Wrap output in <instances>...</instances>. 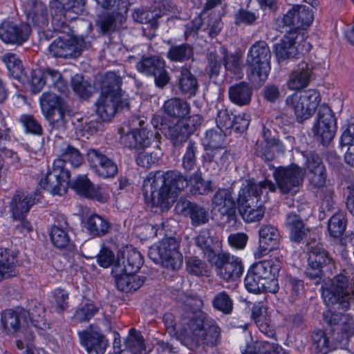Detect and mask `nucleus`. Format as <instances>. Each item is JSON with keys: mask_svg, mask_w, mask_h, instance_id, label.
Returning <instances> with one entry per match:
<instances>
[{"mask_svg": "<svg viewBox=\"0 0 354 354\" xmlns=\"http://www.w3.org/2000/svg\"><path fill=\"white\" fill-rule=\"evenodd\" d=\"M178 248L179 243L175 238H165L149 248L148 256L156 264L171 270H178L181 268L183 260Z\"/></svg>", "mask_w": 354, "mask_h": 354, "instance_id": "9", "label": "nucleus"}, {"mask_svg": "<svg viewBox=\"0 0 354 354\" xmlns=\"http://www.w3.org/2000/svg\"><path fill=\"white\" fill-rule=\"evenodd\" d=\"M112 273L118 289L122 292H130L138 290L145 283L146 277L126 272Z\"/></svg>", "mask_w": 354, "mask_h": 354, "instance_id": "40", "label": "nucleus"}, {"mask_svg": "<svg viewBox=\"0 0 354 354\" xmlns=\"http://www.w3.org/2000/svg\"><path fill=\"white\" fill-rule=\"evenodd\" d=\"M311 351L313 354H328L335 350L332 342L325 330L316 329L310 335Z\"/></svg>", "mask_w": 354, "mask_h": 354, "instance_id": "45", "label": "nucleus"}, {"mask_svg": "<svg viewBox=\"0 0 354 354\" xmlns=\"http://www.w3.org/2000/svg\"><path fill=\"white\" fill-rule=\"evenodd\" d=\"M259 252L265 255L278 248L280 234L277 227L271 225H264L259 230Z\"/></svg>", "mask_w": 354, "mask_h": 354, "instance_id": "37", "label": "nucleus"}, {"mask_svg": "<svg viewBox=\"0 0 354 354\" xmlns=\"http://www.w3.org/2000/svg\"><path fill=\"white\" fill-rule=\"evenodd\" d=\"M162 108L168 117L178 120L188 115L191 109L189 104L186 100L176 97L166 100Z\"/></svg>", "mask_w": 354, "mask_h": 354, "instance_id": "38", "label": "nucleus"}, {"mask_svg": "<svg viewBox=\"0 0 354 354\" xmlns=\"http://www.w3.org/2000/svg\"><path fill=\"white\" fill-rule=\"evenodd\" d=\"M321 101L319 93L315 89L294 93L286 99L287 106L293 110L298 122H303L315 113Z\"/></svg>", "mask_w": 354, "mask_h": 354, "instance_id": "12", "label": "nucleus"}, {"mask_svg": "<svg viewBox=\"0 0 354 354\" xmlns=\"http://www.w3.org/2000/svg\"><path fill=\"white\" fill-rule=\"evenodd\" d=\"M24 9L27 18L39 28L48 23V10L46 5L39 0H26Z\"/></svg>", "mask_w": 354, "mask_h": 354, "instance_id": "33", "label": "nucleus"}, {"mask_svg": "<svg viewBox=\"0 0 354 354\" xmlns=\"http://www.w3.org/2000/svg\"><path fill=\"white\" fill-rule=\"evenodd\" d=\"M232 194L233 192L231 189H218L212 199V205L217 209L232 207L236 204Z\"/></svg>", "mask_w": 354, "mask_h": 354, "instance_id": "61", "label": "nucleus"}, {"mask_svg": "<svg viewBox=\"0 0 354 354\" xmlns=\"http://www.w3.org/2000/svg\"><path fill=\"white\" fill-rule=\"evenodd\" d=\"M312 10L305 6L296 5L289 10L283 17V26L288 29L286 32L299 33L301 28H306L313 21Z\"/></svg>", "mask_w": 354, "mask_h": 354, "instance_id": "23", "label": "nucleus"}, {"mask_svg": "<svg viewBox=\"0 0 354 354\" xmlns=\"http://www.w3.org/2000/svg\"><path fill=\"white\" fill-rule=\"evenodd\" d=\"M207 61L205 71L210 79L216 80L219 76L223 65V55H220L216 50L210 51L207 55Z\"/></svg>", "mask_w": 354, "mask_h": 354, "instance_id": "59", "label": "nucleus"}, {"mask_svg": "<svg viewBox=\"0 0 354 354\" xmlns=\"http://www.w3.org/2000/svg\"><path fill=\"white\" fill-rule=\"evenodd\" d=\"M99 311V308L90 299L83 301L76 308L73 319L80 322H88Z\"/></svg>", "mask_w": 354, "mask_h": 354, "instance_id": "57", "label": "nucleus"}, {"mask_svg": "<svg viewBox=\"0 0 354 354\" xmlns=\"http://www.w3.org/2000/svg\"><path fill=\"white\" fill-rule=\"evenodd\" d=\"M96 113L103 121H110L115 114L124 109H129V102L127 97L102 93L95 102Z\"/></svg>", "mask_w": 354, "mask_h": 354, "instance_id": "24", "label": "nucleus"}, {"mask_svg": "<svg viewBox=\"0 0 354 354\" xmlns=\"http://www.w3.org/2000/svg\"><path fill=\"white\" fill-rule=\"evenodd\" d=\"M314 64L311 62L302 61L295 70L291 72L287 86L292 91H300L307 87L314 77Z\"/></svg>", "mask_w": 354, "mask_h": 354, "instance_id": "27", "label": "nucleus"}, {"mask_svg": "<svg viewBox=\"0 0 354 354\" xmlns=\"http://www.w3.org/2000/svg\"><path fill=\"white\" fill-rule=\"evenodd\" d=\"M41 110L44 116L60 111H69L67 101L51 92H44L39 97Z\"/></svg>", "mask_w": 354, "mask_h": 354, "instance_id": "35", "label": "nucleus"}, {"mask_svg": "<svg viewBox=\"0 0 354 354\" xmlns=\"http://www.w3.org/2000/svg\"><path fill=\"white\" fill-rule=\"evenodd\" d=\"M176 208L181 214L189 216L192 225L194 227L204 225L209 221L208 211L203 206L194 202L180 198Z\"/></svg>", "mask_w": 354, "mask_h": 354, "instance_id": "28", "label": "nucleus"}, {"mask_svg": "<svg viewBox=\"0 0 354 354\" xmlns=\"http://www.w3.org/2000/svg\"><path fill=\"white\" fill-rule=\"evenodd\" d=\"M124 350L131 354H146L145 339L141 333L132 328L124 341Z\"/></svg>", "mask_w": 354, "mask_h": 354, "instance_id": "50", "label": "nucleus"}, {"mask_svg": "<svg viewBox=\"0 0 354 354\" xmlns=\"http://www.w3.org/2000/svg\"><path fill=\"white\" fill-rule=\"evenodd\" d=\"M285 226L288 231L290 241L297 244L304 243L310 232L301 216L293 212L286 214Z\"/></svg>", "mask_w": 354, "mask_h": 354, "instance_id": "30", "label": "nucleus"}, {"mask_svg": "<svg viewBox=\"0 0 354 354\" xmlns=\"http://www.w3.org/2000/svg\"><path fill=\"white\" fill-rule=\"evenodd\" d=\"M136 68L147 77H153L155 86L160 89H164L171 80L165 60L160 55H142Z\"/></svg>", "mask_w": 354, "mask_h": 354, "instance_id": "13", "label": "nucleus"}, {"mask_svg": "<svg viewBox=\"0 0 354 354\" xmlns=\"http://www.w3.org/2000/svg\"><path fill=\"white\" fill-rule=\"evenodd\" d=\"M73 91L81 98L88 100L93 95V86L90 82L81 74H76L71 78Z\"/></svg>", "mask_w": 354, "mask_h": 354, "instance_id": "58", "label": "nucleus"}, {"mask_svg": "<svg viewBox=\"0 0 354 354\" xmlns=\"http://www.w3.org/2000/svg\"><path fill=\"white\" fill-rule=\"evenodd\" d=\"M274 193L278 189L283 195L297 194L303 185L304 172L303 169L295 163L288 166L276 167L273 171Z\"/></svg>", "mask_w": 354, "mask_h": 354, "instance_id": "10", "label": "nucleus"}, {"mask_svg": "<svg viewBox=\"0 0 354 354\" xmlns=\"http://www.w3.org/2000/svg\"><path fill=\"white\" fill-rule=\"evenodd\" d=\"M30 33L31 27L27 23L5 20L0 24V39L6 44L21 46L28 40Z\"/></svg>", "mask_w": 354, "mask_h": 354, "instance_id": "22", "label": "nucleus"}, {"mask_svg": "<svg viewBox=\"0 0 354 354\" xmlns=\"http://www.w3.org/2000/svg\"><path fill=\"white\" fill-rule=\"evenodd\" d=\"M87 160L93 171L103 178L114 177L118 173V166L115 162L95 149L87 152Z\"/></svg>", "mask_w": 354, "mask_h": 354, "instance_id": "25", "label": "nucleus"}, {"mask_svg": "<svg viewBox=\"0 0 354 354\" xmlns=\"http://www.w3.org/2000/svg\"><path fill=\"white\" fill-rule=\"evenodd\" d=\"M309 46L310 44L306 42L299 33L286 32L280 42L274 46L275 55L278 62H281L307 53Z\"/></svg>", "mask_w": 354, "mask_h": 354, "instance_id": "18", "label": "nucleus"}, {"mask_svg": "<svg viewBox=\"0 0 354 354\" xmlns=\"http://www.w3.org/2000/svg\"><path fill=\"white\" fill-rule=\"evenodd\" d=\"M213 308L225 315H230L234 310V301L231 295L225 290L214 295L212 299Z\"/></svg>", "mask_w": 354, "mask_h": 354, "instance_id": "54", "label": "nucleus"}, {"mask_svg": "<svg viewBox=\"0 0 354 354\" xmlns=\"http://www.w3.org/2000/svg\"><path fill=\"white\" fill-rule=\"evenodd\" d=\"M169 45L166 53L167 59L174 63H185L194 59V48L189 43L176 44L171 39L166 41Z\"/></svg>", "mask_w": 354, "mask_h": 354, "instance_id": "36", "label": "nucleus"}, {"mask_svg": "<svg viewBox=\"0 0 354 354\" xmlns=\"http://www.w3.org/2000/svg\"><path fill=\"white\" fill-rule=\"evenodd\" d=\"M85 227L91 236L102 237L109 232L111 224L102 216L97 214H93L88 217Z\"/></svg>", "mask_w": 354, "mask_h": 354, "instance_id": "46", "label": "nucleus"}, {"mask_svg": "<svg viewBox=\"0 0 354 354\" xmlns=\"http://www.w3.org/2000/svg\"><path fill=\"white\" fill-rule=\"evenodd\" d=\"M283 290L288 301L294 304L304 292V281L292 274H286L283 280Z\"/></svg>", "mask_w": 354, "mask_h": 354, "instance_id": "42", "label": "nucleus"}, {"mask_svg": "<svg viewBox=\"0 0 354 354\" xmlns=\"http://www.w3.org/2000/svg\"><path fill=\"white\" fill-rule=\"evenodd\" d=\"M188 186V177L177 169L156 171L145 180L144 194L147 197L149 192L152 206L165 211L171 207L178 192Z\"/></svg>", "mask_w": 354, "mask_h": 354, "instance_id": "2", "label": "nucleus"}, {"mask_svg": "<svg viewBox=\"0 0 354 354\" xmlns=\"http://www.w3.org/2000/svg\"><path fill=\"white\" fill-rule=\"evenodd\" d=\"M69 294L61 288H57L50 293V304L51 308L59 314L63 313L69 307Z\"/></svg>", "mask_w": 354, "mask_h": 354, "instance_id": "56", "label": "nucleus"}, {"mask_svg": "<svg viewBox=\"0 0 354 354\" xmlns=\"http://www.w3.org/2000/svg\"><path fill=\"white\" fill-rule=\"evenodd\" d=\"M143 263L144 259L140 252L136 249L127 250L118 256L112 273L133 274L140 270Z\"/></svg>", "mask_w": 354, "mask_h": 354, "instance_id": "26", "label": "nucleus"}, {"mask_svg": "<svg viewBox=\"0 0 354 354\" xmlns=\"http://www.w3.org/2000/svg\"><path fill=\"white\" fill-rule=\"evenodd\" d=\"M46 85L57 92L65 94L68 91L66 82L63 79L62 75L58 70L47 68L41 71Z\"/></svg>", "mask_w": 354, "mask_h": 354, "instance_id": "48", "label": "nucleus"}, {"mask_svg": "<svg viewBox=\"0 0 354 354\" xmlns=\"http://www.w3.org/2000/svg\"><path fill=\"white\" fill-rule=\"evenodd\" d=\"M1 60L5 64L9 76L20 80L24 68L19 57L16 53L8 52L1 57Z\"/></svg>", "mask_w": 354, "mask_h": 354, "instance_id": "49", "label": "nucleus"}, {"mask_svg": "<svg viewBox=\"0 0 354 354\" xmlns=\"http://www.w3.org/2000/svg\"><path fill=\"white\" fill-rule=\"evenodd\" d=\"M194 243L209 263L222 251L216 249L218 241L213 228L202 229L194 238Z\"/></svg>", "mask_w": 354, "mask_h": 354, "instance_id": "29", "label": "nucleus"}, {"mask_svg": "<svg viewBox=\"0 0 354 354\" xmlns=\"http://www.w3.org/2000/svg\"><path fill=\"white\" fill-rule=\"evenodd\" d=\"M271 52L264 41L255 42L247 56V75L250 80L265 81L270 71Z\"/></svg>", "mask_w": 354, "mask_h": 354, "instance_id": "8", "label": "nucleus"}, {"mask_svg": "<svg viewBox=\"0 0 354 354\" xmlns=\"http://www.w3.org/2000/svg\"><path fill=\"white\" fill-rule=\"evenodd\" d=\"M192 185V190L195 194L204 195L212 190L211 182L205 181L203 178L201 169H198L189 178V183Z\"/></svg>", "mask_w": 354, "mask_h": 354, "instance_id": "63", "label": "nucleus"}, {"mask_svg": "<svg viewBox=\"0 0 354 354\" xmlns=\"http://www.w3.org/2000/svg\"><path fill=\"white\" fill-rule=\"evenodd\" d=\"M83 161V156L77 149L71 145L63 147L59 158L54 160L52 168L40 180V187L53 196L66 194L68 189V179L71 178V172L66 167V163L68 162L72 167L77 168Z\"/></svg>", "mask_w": 354, "mask_h": 354, "instance_id": "3", "label": "nucleus"}, {"mask_svg": "<svg viewBox=\"0 0 354 354\" xmlns=\"http://www.w3.org/2000/svg\"><path fill=\"white\" fill-rule=\"evenodd\" d=\"M1 321L3 330L7 334H14L19 330V315L11 309L6 310L1 314Z\"/></svg>", "mask_w": 354, "mask_h": 354, "instance_id": "60", "label": "nucleus"}, {"mask_svg": "<svg viewBox=\"0 0 354 354\" xmlns=\"http://www.w3.org/2000/svg\"><path fill=\"white\" fill-rule=\"evenodd\" d=\"M125 20L122 15L104 12L98 15L95 21V26L102 35H106L114 32L118 27V21L122 24Z\"/></svg>", "mask_w": 354, "mask_h": 354, "instance_id": "43", "label": "nucleus"}, {"mask_svg": "<svg viewBox=\"0 0 354 354\" xmlns=\"http://www.w3.org/2000/svg\"><path fill=\"white\" fill-rule=\"evenodd\" d=\"M203 122V118L194 115L186 120H178L176 124L166 125L161 124L160 129L175 148L181 147L195 131L196 126Z\"/></svg>", "mask_w": 354, "mask_h": 354, "instance_id": "14", "label": "nucleus"}, {"mask_svg": "<svg viewBox=\"0 0 354 354\" xmlns=\"http://www.w3.org/2000/svg\"><path fill=\"white\" fill-rule=\"evenodd\" d=\"M264 202L265 201H257L252 205H246V207H238L243 219L247 223L258 222L261 221L266 212Z\"/></svg>", "mask_w": 354, "mask_h": 354, "instance_id": "52", "label": "nucleus"}, {"mask_svg": "<svg viewBox=\"0 0 354 354\" xmlns=\"http://www.w3.org/2000/svg\"><path fill=\"white\" fill-rule=\"evenodd\" d=\"M263 280L272 276H278L281 269V263L277 259L264 260L254 263L250 268Z\"/></svg>", "mask_w": 354, "mask_h": 354, "instance_id": "47", "label": "nucleus"}, {"mask_svg": "<svg viewBox=\"0 0 354 354\" xmlns=\"http://www.w3.org/2000/svg\"><path fill=\"white\" fill-rule=\"evenodd\" d=\"M229 98L238 106L248 105L252 100L253 88L249 83L241 82L231 86L228 90Z\"/></svg>", "mask_w": 354, "mask_h": 354, "instance_id": "39", "label": "nucleus"}, {"mask_svg": "<svg viewBox=\"0 0 354 354\" xmlns=\"http://www.w3.org/2000/svg\"><path fill=\"white\" fill-rule=\"evenodd\" d=\"M203 301L197 295L182 296L177 302L176 310L182 326H187L178 335V340L191 351L201 345L216 346L221 342V329L217 322L202 312Z\"/></svg>", "mask_w": 354, "mask_h": 354, "instance_id": "1", "label": "nucleus"}, {"mask_svg": "<svg viewBox=\"0 0 354 354\" xmlns=\"http://www.w3.org/2000/svg\"><path fill=\"white\" fill-rule=\"evenodd\" d=\"M15 257L0 249V282L16 275Z\"/></svg>", "mask_w": 354, "mask_h": 354, "instance_id": "53", "label": "nucleus"}, {"mask_svg": "<svg viewBox=\"0 0 354 354\" xmlns=\"http://www.w3.org/2000/svg\"><path fill=\"white\" fill-rule=\"evenodd\" d=\"M261 136V139H259L254 145V155L265 162H272L276 157L275 151H283L284 146L275 133L265 126H263Z\"/></svg>", "mask_w": 354, "mask_h": 354, "instance_id": "20", "label": "nucleus"}, {"mask_svg": "<svg viewBox=\"0 0 354 354\" xmlns=\"http://www.w3.org/2000/svg\"><path fill=\"white\" fill-rule=\"evenodd\" d=\"M85 5L86 0H50L49 7L55 31L70 33L71 28L66 21L76 19L83 12Z\"/></svg>", "mask_w": 354, "mask_h": 354, "instance_id": "6", "label": "nucleus"}, {"mask_svg": "<svg viewBox=\"0 0 354 354\" xmlns=\"http://www.w3.org/2000/svg\"><path fill=\"white\" fill-rule=\"evenodd\" d=\"M315 140L324 146L333 140L337 131V122L331 109L325 104L319 106L317 122L313 127Z\"/></svg>", "mask_w": 354, "mask_h": 354, "instance_id": "16", "label": "nucleus"}, {"mask_svg": "<svg viewBox=\"0 0 354 354\" xmlns=\"http://www.w3.org/2000/svg\"><path fill=\"white\" fill-rule=\"evenodd\" d=\"M73 30L66 37H59L49 46L50 54L55 57H77L86 48L87 44L83 36H70Z\"/></svg>", "mask_w": 354, "mask_h": 354, "instance_id": "19", "label": "nucleus"}, {"mask_svg": "<svg viewBox=\"0 0 354 354\" xmlns=\"http://www.w3.org/2000/svg\"><path fill=\"white\" fill-rule=\"evenodd\" d=\"M199 153L200 147L198 144L193 140H188L181 160V167L186 173L194 172L200 169L198 161Z\"/></svg>", "mask_w": 354, "mask_h": 354, "instance_id": "41", "label": "nucleus"}, {"mask_svg": "<svg viewBox=\"0 0 354 354\" xmlns=\"http://www.w3.org/2000/svg\"><path fill=\"white\" fill-rule=\"evenodd\" d=\"M347 225V219L344 212H335L328 221V232L331 237L339 238L344 233Z\"/></svg>", "mask_w": 354, "mask_h": 354, "instance_id": "51", "label": "nucleus"}, {"mask_svg": "<svg viewBox=\"0 0 354 354\" xmlns=\"http://www.w3.org/2000/svg\"><path fill=\"white\" fill-rule=\"evenodd\" d=\"M132 17L139 24H149L151 28L156 29L158 27V20L160 18V11H157L156 9L148 10L137 8L134 10Z\"/></svg>", "mask_w": 354, "mask_h": 354, "instance_id": "55", "label": "nucleus"}, {"mask_svg": "<svg viewBox=\"0 0 354 354\" xmlns=\"http://www.w3.org/2000/svg\"><path fill=\"white\" fill-rule=\"evenodd\" d=\"M209 263L214 266L216 275L225 281H235L243 274L242 260L227 252L221 251Z\"/></svg>", "mask_w": 354, "mask_h": 354, "instance_id": "15", "label": "nucleus"}, {"mask_svg": "<svg viewBox=\"0 0 354 354\" xmlns=\"http://www.w3.org/2000/svg\"><path fill=\"white\" fill-rule=\"evenodd\" d=\"M68 187L81 197L89 198L101 203L108 201L109 194L105 189L93 183L86 175H78L73 180L68 179Z\"/></svg>", "mask_w": 354, "mask_h": 354, "instance_id": "21", "label": "nucleus"}, {"mask_svg": "<svg viewBox=\"0 0 354 354\" xmlns=\"http://www.w3.org/2000/svg\"><path fill=\"white\" fill-rule=\"evenodd\" d=\"M122 84V77L115 72L109 71L102 77L101 93L117 96L118 97H126L121 88Z\"/></svg>", "mask_w": 354, "mask_h": 354, "instance_id": "44", "label": "nucleus"}, {"mask_svg": "<svg viewBox=\"0 0 354 354\" xmlns=\"http://www.w3.org/2000/svg\"><path fill=\"white\" fill-rule=\"evenodd\" d=\"M324 320L329 326L334 349H347L350 339L354 335V321L349 314L329 311L324 315Z\"/></svg>", "mask_w": 354, "mask_h": 354, "instance_id": "7", "label": "nucleus"}, {"mask_svg": "<svg viewBox=\"0 0 354 354\" xmlns=\"http://www.w3.org/2000/svg\"><path fill=\"white\" fill-rule=\"evenodd\" d=\"M77 334L87 354H104L109 341L104 335L88 330L78 331Z\"/></svg>", "mask_w": 354, "mask_h": 354, "instance_id": "31", "label": "nucleus"}, {"mask_svg": "<svg viewBox=\"0 0 354 354\" xmlns=\"http://www.w3.org/2000/svg\"><path fill=\"white\" fill-rule=\"evenodd\" d=\"M180 74L176 79L178 93L187 98L195 96L198 91V82L189 68L184 66L180 68Z\"/></svg>", "mask_w": 354, "mask_h": 354, "instance_id": "32", "label": "nucleus"}, {"mask_svg": "<svg viewBox=\"0 0 354 354\" xmlns=\"http://www.w3.org/2000/svg\"><path fill=\"white\" fill-rule=\"evenodd\" d=\"M36 196V193L25 194L21 191H17L15 193L10 203L14 219H21L26 216L35 203Z\"/></svg>", "mask_w": 354, "mask_h": 354, "instance_id": "34", "label": "nucleus"}, {"mask_svg": "<svg viewBox=\"0 0 354 354\" xmlns=\"http://www.w3.org/2000/svg\"><path fill=\"white\" fill-rule=\"evenodd\" d=\"M160 158V153L156 151H148L146 149L136 152L135 160L136 164L143 168L149 169L157 164Z\"/></svg>", "mask_w": 354, "mask_h": 354, "instance_id": "64", "label": "nucleus"}, {"mask_svg": "<svg viewBox=\"0 0 354 354\" xmlns=\"http://www.w3.org/2000/svg\"><path fill=\"white\" fill-rule=\"evenodd\" d=\"M222 54L223 57V66L225 70L239 77H241L243 75L241 58L234 54H228L225 48L222 49Z\"/></svg>", "mask_w": 354, "mask_h": 354, "instance_id": "62", "label": "nucleus"}, {"mask_svg": "<svg viewBox=\"0 0 354 354\" xmlns=\"http://www.w3.org/2000/svg\"><path fill=\"white\" fill-rule=\"evenodd\" d=\"M145 121L133 116L129 121L130 130L120 136V142L126 148L136 152L146 149L151 145L152 133L145 127Z\"/></svg>", "mask_w": 354, "mask_h": 354, "instance_id": "11", "label": "nucleus"}, {"mask_svg": "<svg viewBox=\"0 0 354 354\" xmlns=\"http://www.w3.org/2000/svg\"><path fill=\"white\" fill-rule=\"evenodd\" d=\"M322 297L326 305L346 311L354 302V280L344 270L325 283Z\"/></svg>", "mask_w": 354, "mask_h": 354, "instance_id": "4", "label": "nucleus"}, {"mask_svg": "<svg viewBox=\"0 0 354 354\" xmlns=\"http://www.w3.org/2000/svg\"><path fill=\"white\" fill-rule=\"evenodd\" d=\"M335 269V259L322 243H308V266L305 271L307 278L317 285L324 277V272L332 274Z\"/></svg>", "mask_w": 354, "mask_h": 354, "instance_id": "5", "label": "nucleus"}, {"mask_svg": "<svg viewBox=\"0 0 354 354\" xmlns=\"http://www.w3.org/2000/svg\"><path fill=\"white\" fill-rule=\"evenodd\" d=\"M269 192L274 193V183L272 180L265 179L258 183L248 181L246 185H242L239 192L238 207H246V205H252L257 201H267Z\"/></svg>", "mask_w": 354, "mask_h": 354, "instance_id": "17", "label": "nucleus"}]
</instances>
